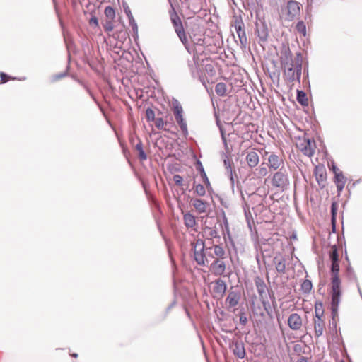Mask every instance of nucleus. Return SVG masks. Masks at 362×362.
<instances>
[{"label":"nucleus","instance_id":"f257e3e1","mask_svg":"<svg viewBox=\"0 0 362 362\" xmlns=\"http://www.w3.org/2000/svg\"><path fill=\"white\" fill-rule=\"evenodd\" d=\"M204 243L202 240L198 239L192 243V250L194 252V258L199 265H206L212 259H218L224 258V250L217 245L206 248L204 252Z\"/></svg>","mask_w":362,"mask_h":362},{"label":"nucleus","instance_id":"f03ea898","mask_svg":"<svg viewBox=\"0 0 362 362\" xmlns=\"http://www.w3.org/2000/svg\"><path fill=\"white\" fill-rule=\"evenodd\" d=\"M331 310L333 316L337 315L341 295V279L339 278V262L332 263L330 268Z\"/></svg>","mask_w":362,"mask_h":362},{"label":"nucleus","instance_id":"7ed1b4c3","mask_svg":"<svg viewBox=\"0 0 362 362\" xmlns=\"http://www.w3.org/2000/svg\"><path fill=\"white\" fill-rule=\"evenodd\" d=\"M284 69V77L289 83L293 82L296 79L300 82L302 70L301 59L299 57L292 58L286 56L282 61Z\"/></svg>","mask_w":362,"mask_h":362},{"label":"nucleus","instance_id":"20e7f679","mask_svg":"<svg viewBox=\"0 0 362 362\" xmlns=\"http://www.w3.org/2000/svg\"><path fill=\"white\" fill-rule=\"evenodd\" d=\"M300 13V4L296 1H288L280 13V18L285 21H291L298 18Z\"/></svg>","mask_w":362,"mask_h":362},{"label":"nucleus","instance_id":"39448f33","mask_svg":"<svg viewBox=\"0 0 362 362\" xmlns=\"http://www.w3.org/2000/svg\"><path fill=\"white\" fill-rule=\"evenodd\" d=\"M271 183L274 188L284 191L289 185V176L286 170L281 168L271 178Z\"/></svg>","mask_w":362,"mask_h":362},{"label":"nucleus","instance_id":"423d86ee","mask_svg":"<svg viewBox=\"0 0 362 362\" xmlns=\"http://www.w3.org/2000/svg\"><path fill=\"white\" fill-rule=\"evenodd\" d=\"M296 146V148L306 156L312 157L315 153L316 148L315 141L305 136L297 139Z\"/></svg>","mask_w":362,"mask_h":362},{"label":"nucleus","instance_id":"0eeeda50","mask_svg":"<svg viewBox=\"0 0 362 362\" xmlns=\"http://www.w3.org/2000/svg\"><path fill=\"white\" fill-rule=\"evenodd\" d=\"M230 31L234 36V31L236 32L237 35L241 43L246 41V35L244 30V23L241 18L236 16L234 17L232 24L230 25Z\"/></svg>","mask_w":362,"mask_h":362},{"label":"nucleus","instance_id":"6e6552de","mask_svg":"<svg viewBox=\"0 0 362 362\" xmlns=\"http://www.w3.org/2000/svg\"><path fill=\"white\" fill-rule=\"evenodd\" d=\"M173 111L175 120L180 126L181 130L184 134H187V126L183 117V109L182 106L178 103L174 105Z\"/></svg>","mask_w":362,"mask_h":362},{"label":"nucleus","instance_id":"1a4fd4ad","mask_svg":"<svg viewBox=\"0 0 362 362\" xmlns=\"http://www.w3.org/2000/svg\"><path fill=\"white\" fill-rule=\"evenodd\" d=\"M287 325L292 331H300L303 326V320L298 313H291L288 317Z\"/></svg>","mask_w":362,"mask_h":362},{"label":"nucleus","instance_id":"9d476101","mask_svg":"<svg viewBox=\"0 0 362 362\" xmlns=\"http://www.w3.org/2000/svg\"><path fill=\"white\" fill-rule=\"evenodd\" d=\"M314 174L318 185L321 187H324L327 182V171L325 165L322 164L316 165Z\"/></svg>","mask_w":362,"mask_h":362},{"label":"nucleus","instance_id":"9b49d317","mask_svg":"<svg viewBox=\"0 0 362 362\" xmlns=\"http://www.w3.org/2000/svg\"><path fill=\"white\" fill-rule=\"evenodd\" d=\"M210 269L216 275L223 274L226 269L224 258L213 260L210 265Z\"/></svg>","mask_w":362,"mask_h":362},{"label":"nucleus","instance_id":"f8f14e48","mask_svg":"<svg viewBox=\"0 0 362 362\" xmlns=\"http://www.w3.org/2000/svg\"><path fill=\"white\" fill-rule=\"evenodd\" d=\"M226 291V285L224 281L218 279L214 283L212 293L215 298L218 299L223 298Z\"/></svg>","mask_w":362,"mask_h":362},{"label":"nucleus","instance_id":"ddd939ff","mask_svg":"<svg viewBox=\"0 0 362 362\" xmlns=\"http://www.w3.org/2000/svg\"><path fill=\"white\" fill-rule=\"evenodd\" d=\"M267 161L268 168L274 170L279 169L284 163L283 159L275 153L270 154Z\"/></svg>","mask_w":362,"mask_h":362},{"label":"nucleus","instance_id":"4468645a","mask_svg":"<svg viewBox=\"0 0 362 362\" xmlns=\"http://www.w3.org/2000/svg\"><path fill=\"white\" fill-rule=\"evenodd\" d=\"M314 330L315 337H321L325 330V317H319L313 319Z\"/></svg>","mask_w":362,"mask_h":362},{"label":"nucleus","instance_id":"2eb2a0df","mask_svg":"<svg viewBox=\"0 0 362 362\" xmlns=\"http://www.w3.org/2000/svg\"><path fill=\"white\" fill-rule=\"evenodd\" d=\"M245 160L247 165L252 168L257 167L258 165L259 162V157L257 152L251 151L247 153Z\"/></svg>","mask_w":362,"mask_h":362},{"label":"nucleus","instance_id":"dca6fc26","mask_svg":"<svg viewBox=\"0 0 362 362\" xmlns=\"http://www.w3.org/2000/svg\"><path fill=\"white\" fill-rule=\"evenodd\" d=\"M346 181L347 179L344 175L343 173H337V175H334V182L337 186L338 194H340L343 191L346 185Z\"/></svg>","mask_w":362,"mask_h":362},{"label":"nucleus","instance_id":"f3484780","mask_svg":"<svg viewBox=\"0 0 362 362\" xmlns=\"http://www.w3.org/2000/svg\"><path fill=\"white\" fill-rule=\"evenodd\" d=\"M154 122L156 127L159 130L170 132L171 127H175L173 123L164 121L163 118H156Z\"/></svg>","mask_w":362,"mask_h":362},{"label":"nucleus","instance_id":"a211bd4d","mask_svg":"<svg viewBox=\"0 0 362 362\" xmlns=\"http://www.w3.org/2000/svg\"><path fill=\"white\" fill-rule=\"evenodd\" d=\"M183 219L185 225L187 228H192L194 230H196L195 227L197 226V221L194 215L190 213H186L184 214Z\"/></svg>","mask_w":362,"mask_h":362},{"label":"nucleus","instance_id":"6ab92c4d","mask_svg":"<svg viewBox=\"0 0 362 362\" xmlns=\"http://www.w3.org/2000/svg\"><path fill=\"white\" fill-rule=\"evenodd\" d=\"M269 173L267 166L264 163H262L258 168H257L253 172L255 177L258 179H262L266 177Z\"/></svg>","mask_w":362,"mask_h":362},{"label":"nucleus","instance_id":"aec40b11","mask_svg":"<svg viewBox=\"0 0 362 362\" xmlns=\"http://www.w3.org/2000/svg\"><path fill=\"white\" fill-rule=\"evenodd\" d=\"M275 268L280 274H284L286 272V261L283 258L275 257L274 259Z\"/></svg>","mask_w":362,"mask_h":362},{"label":"nucleus","instance_id":"412c9836","mask_svg":"<svg viewBox=\"0 0 362 362\" xmlns=\"http://www.w3.org/2000/svg\"><path fill=\"white\" fill-rule=\"evenodd\" d=\"M240 298V292L236 291H230L229 295L228 296V300H229V303L230 306H235L238 303V301Z\"/></svg>","mask_w":362,"mask_h":362},{"label":"nucleus","instance_id":"4be33fe9","mask_svg":"<svg viewBox=\"0 0 362 362\" xmlns=\"http://www.w3.org/2000/svg\"><path fill=\"white\" fill-rule=\"evenodd\" d=\"M233 349V352L238 358H243L245 356V349L241 344H235L231 346Z\"/></svg>","mask_w":362,"mask_h":362},{"label":"nucleus","instance_id":"5701e85b","mask_svg":"<svg viewBox=\"0 0 362 362\" xmlns=\"http://www.w3.org/2000/svg\"><path fill=\"white\" fill-rule=\"evenodd\" d=\"M325 317V311L322 302L315 303V317L314 318Z\"/></svg>","mask_w":362,"mask_h":362},{"label":"nucleus","instance_id":"b1692460","mask_svg":"<svg viewBox=\"0 0 362 362\" xmlns=\"http://www.w3.org/2000/svg\"><path fill=\"white\" fill-rule=\"evenodd\" d=\"M175 32L177 33L179 38L180 40L184 42V41L187 40L185 32L182 25V23H181L179 25H177L174 27Z\"/></svg>","mask_w":362,"mask_h":362},{"label":"nucleus","instance_id":"393cba45","mask_svg":"<svg viewBox=\"0 0 362 362\" xmlns=\"http://www.w3.org/2000/svg\"><path fill=\"white\" fill-rule=\"evenodd\" d=\"M255 285L259 296L262 297L263 295L265 294L266 291V285L264 282L261 279L257 278V279L255 280Z\"/></svg>","mask_w":362,"mask_h":362},{"label":"nucleus","instance_id":"a878e982","mask_svg":"<svg viewBox=\"0 0 362 362\" xmlns=\"http://www.w3.org/2000/svg\"><path fill=\"white\" fill-rule=\"evenodd\" d=\"M193 206L199 213H203L206 211V204L200 199H194L193 202Z\"/></svg>","mask_w":362,"mask_h":362},{"label":"nucleus","instance_id":"bb28decb","mask_svg":"<svg viewBox=\"0 0 362 362\" xmlns=\"http://www.w3.org/2000/svg\"><path fill=\"white\" fill-rule=\"evenodd\" d=\"M297 100L302 105H308V100L307 95L302 90H298L297 92Z\"/></svg>","mask_w":362,"mask_h":362},{"label":"nucleus","instance_id":"cd10ccee","mask_svg":"<svg viewBox=\"0 0 362 362\" xmlns=\"http://www.w3.org/2000/svg\"><path fill=\"white\" fill-rule=\"evenodd\" d=\"M329 258L332 263L339 262L338 250L336 245H333L331 247V250L329 252Z\"/></svg>","mask_w":362,"mask_h":362},{"label":"nucleus","instance_id":"c85d7f7f","mask_svg":"<svg viewBox=\"0 0 362 362\" xmlns=\"http://www.w3.org/2000/svg\"><path fill=\"white\" fill-rule=\"evenodd\" d=\"M300 288L304 293H309L313 288L312 282L308 279H305L301 284Z\"/></svg>","mask_w":362,"mask_h":362},{"label":"nucleus","instance_id":"c756f323","mask_svg":"<svg viewBox=\"0 0 362 362\" xmlns=\"http://www.w3.org/2000/svg\"><path fill=\"white\" fill-rule=\"evenodd\" d=\"M170 16L174 27L182 23L180 18L174 9L172 11V12L170 13Z\"/></svg>","mask_w":362,"mask_h":362},{"label":"nucleus","instance_id":"7c9ffc66","mask_svg":"<svg viewBox=\"0 0 362 362\" xmlns=\"http://www.w3.org/2000/svg\"><path fill=\"white\" fill-rule=\"evenodd\" d=\"M216 93L220 95L223 96L226 93V86L224 83H218L215 88Z\"/></svg>","mask_w":362,"mask_h":362},{"label":"nucleus","instance_id":"2f4dec72","mask_svg":"<svg viewBox=\"0 0 362 362\" xmlns=\"http://www.w3.org/2000/svg\"><path fill=\"white\" fill-rule=\"evenodd\" d=\"M105 16L106 18L110 19V20H115V9L111 6H107L105 8L104 11Z\"/></svg>","mask_w":362,"mask_h":362},{"label":"nucleus","instance_id":"473e14b6","mask_svg":"<svg viewBox=\"0 0 362 362\" xmlns=\"http://www.w3.org/2000/svg\"><path fill=\"white\" fill-rule=\"evenodd\" d=\"M114 22H115V20H110V19L106 18L105 22L103 23L104 30L107 32L112 31L115 28Z\"/></svg>","mask_w":362,"mask_h":362},{"label":"nucleus","instance_id":"72a5a7b5","mask_svg":"<svg viewBox=\"0 0 362 362\" xmlns=\"http://www.w3.org/2000/svg\"><path fill=\"white\" fill-rule=\"evenodd\" d=\"M337 211V204L335 202H333L332 204V206H331L332 224L333 226V228H334L335 223H336Z\"/></svg>","mask_w":362,"mask_h":362},{"label":"nucleus","instance_id":"f704fd0d","mask_svg":"<svg viewBox=\"0 0 362 362\" xmlns=\"http://www.w3.org/2000/svg\"><path fill=\"white\" fill-rule=\"evenodd\" d=\"M194 192L199 196H204L206 193L204 187L201 184H195L194 185Z\"/></svg>","mask_w":362,"mask_h":362},{"label":"nucleus","instance_id":"c9c22d12","mask_svg":"<svg viewBox=\"0 0 362 362\" xmlns=\"http://www.w3.org/2000/svg\"><path fill=\"white\" fill-rule=\"evenodd\" d=\"M136 149L139 152V158L141 160H146L147 158V156H146V154L145 153V152L143 150V148H142V145L141 144H136Z\"/></svg>","mask_w":362,"mask_h":362},{"label":"nucleus","instance_id":"e433bc0d","mask_svg":"<svg viewBox=\"0 0 362 362\" xmlns=\"http://www.w3.org/2000/svg\"><path fill=\"white\" fill-rule=\"evenodd\" d=\"M146 118L148 122L154 121L155 118V112L152 109L148 108L146 111Z\"/></svg>","mask_w":362,"mask_h":362},{"label":"nucleus","instance_id":"4c0bfd02","mask_svg":"<svg viewBox=\"0 0 362 362\" xmlns=\"http://www.w3.org/2000/svg\"><path fill=\"white\" fill-rule=\"evenodd\" d=\"M296 29L299 33H301L303 34V35H305L306 28H305V25L304 24L303 22H302V21L298 22L296 25Z\"/></svg>","mask_w":362,"mask_h":362},{"label":"nucleus","instance_id":"58836bf2","mask_svg":"<svg viewBox=\"0 0 362 362\" xmlns=\"http://www.w3.org/2000/svg\"><path fill=\"white\" fill-rule=\"evenodd\" d=\"M173 181L177 186H182L183 184V179L180 175H175L173 176Z\"/></svg>","mask_w":362,"mask_h":362},{"label":"nucleus","instance_id":"ea45409f","mask_svg":"<svg viewBox=\"0 0 362 362\" xmlns=\"http://www.w3.org/2000/svg\"><path fill=\"white\" fill-rule=\"evenodd\" d=\"M0 78H1L0 83H4L8 81L9 80L14 79L13 78H11V76H8L7 74H6L5 73H3V72H1L0 74Z\"/></svg>","mask_w":362,"mask_h":362},{"label":"nucleus","instance_id":"a19ab883","mask_svg":"<svg viewBox=\"0 0 362 362\" xmlns=\"http://www.w3.org/2000/svg\"><path fill=\"white\" fill-rule=\"evenodd\" d=\"M329 168L334 173V175H337V173H342L335 165L334 162H332L331 165H329Z\"/></svg>","mask_w":362,"mask_h":362},{"label":"nucleus","instance_id":"79ce46f5","mask_svg":"<svg viewBox=\"0 0 362 362\" xmlns=\"http://www.w3.org/2000/svg\"><path fill=\"white\" fill-rule=\"evenodd\" d=\"M239 321H240V323L243 326H245L247 324V317L245 316V313H240Z\"/></svg>","mask_w":362,"mask_h":362},{"label":"nucleus","instance_id":"37998d69","mask_svg":"<svg viewBox=\"0 0 362 362\" xmlns=\"http://www.w3.org/2000/svg\"><path fill=\"white\" fill-rule=\"evenodd\" d=\"M89 24H90V25H91V26L98 27V18H97L95 16H93V17L89 20Z\"/></svg>","mask_w":362,"mask_h":362},{"label":"nucleus","instance_id":"c03bdc74","mask_svg":"<svg viewBox=\"0 0 362 362\" xmlns=\"http://www.w3.org/2000/svg\"><path fill=\"white\" fill-rule=\"evenodd\" d=\"M221 136H222V139H223V143H224L225 145H226V139L225 137L224 132H223V131L222 130L221 128Z\"/></svg>","mask_w":362,"mask_h":362},{"label":"nucleus","instance_id":"a18cd8bd","mask_svg":"<svg viewBox=\"0 0 362 362\" xmlns=\"http://www.w3.org/2000/svg\"><path fill=\"white\" fill-rule=\"evenodd\" d=\"M259 37L262 40H266L267 37V33L264 32L263 35L262 36L259 35Z\"/></svg>","mask_w":362,"mask_h":362},{"label":"nucleus","instance_id":"49530a36","mask_svg":"<svg viewBox=\"0 0 362 362\" xmlns=\"http://www.w3.org/2000/svg\"><path fill=\"white\" fill-rule=\"evenodd\" d=\"M298 362H308V361H307L306 358H305V357L302 356V357H301V358L298 361Z\"/></svg>","mask_w":362,"mask_h":362},{"label":"nucleus","instance_id":"de8ad7c7","mask_svg":"<svg viewBox=\"0 0 362 362\" xmlns=\"http://www.w3.org/2000/svg\"><path fill=\"white\" fill-rule=\"evenodd\" d=\"M216 232L215 230H210V235H211V236H213V235H214V234H216Z\"/></svg>","mask_w":362,"mask_h":362},{"label":"nucleus","instance_id":"09e8293b","mask_svg":"<svg viewBox=\"0 0 362 362\" xmlns=\"http://www.w3.org/2000/svg\"><path fill=\"white\" fill-rule=\"evenodd\" d=\"M217 341L222 346V343L221 341V339L217 338Z\"/></svg>","mask_w":362,"mask_h":362},{"label":"nucleus","instance_id":"8fccbe9b","mask_svg":"<svg viewBox=\"0 0 362 362\" xmlns=\"http://www.w3.org/2000/svg\"><path fill=\"white\" fill-rule=\"evenodd\" d=\"M218 318H219V322H220L221 323L222 322H223V318H221V317H218Z\"/></svg>","mask_w":362,"mask_h":362},{"label":"nucleus","instance_id":"3c124183","mask_svg":"<svg viewBox=\"0 0 362 362\" xmlns=\"http://www.w3.org/2000/svg\"><path fill=\"white\" fill-rule=\"evenodd\" d=\"M72 356H73L74 357H75V358L78 356V355H77L76 354H72Z\"/></svg>","mask_w":362,"mask_h":362},{"label":"nucleus","instance_id":"603ef678","mask_svg":"<svg viewBox=\"0 0 362 362\" xmlns=\"http://www.w3.org/2000/svg\"><path fill=\"white\" fill-rule=\"evenodd\" d=\"M203 176L207 180L206 174L204 173H203Z\"/></svg>","mask_w":362,"mask_h":362},{"label":"nucleus","instance_id":"864d4df0","mask_svg":"<svg viewBox=\"0 0 362 362\" xmlns=\"http://www.w3.org/2000/svg\"><path fill=\"white\" fill-rule=\"evenodd\" d=\"M223 163H224L225 165H226V159L223 160Z\"/></svg>","mask_w":362,"mask_h":362},{"label":"nucleus","instance_id":"5fc2aeb1","mask_svg":"<svg viewBox=\"0 0 362 362\" xmlns=\"http://www.w3.org/2000/svg\"><path fill=\"white\" fill-rule=\"evenodd\" d=\"M267 154H268V152H267V151H265V152H264V156H266V155H267Z\"/></svg>","mask_w":362,"mask_h":362}]
</instances>
